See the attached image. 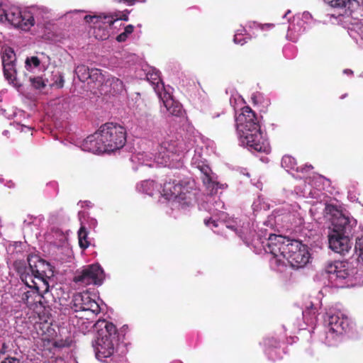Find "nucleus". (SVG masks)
Returning a JSON list of instances; mask_svg holds the SVG:
<instances>
[{"instance_id":"23","label":"nucleus","mask_w":363,"mask_h":363,"mask_svg":"<svg viewBox=\"0 0 363 363\" xmlns=\"http://www.w3.org/2000/svg\"><path fill=\"white\" fill-rule=\"evenodd\" d=\"M191 165L199 169L201 172H204V158L203 157L202 148H196L195 150V154L193 158H191Z\"/></svg>"},{"instance_id":"20","label":"nucleus","mask_w":363,"mask_h":363,"mask_svg":"<svg viewBox=\"0 0 363 363\" xmlns=\"http://www.w3.org/2000/svg\"><path fill=\"white\" fill-rule=\"evenodd\" d=\"M206 194L214 195L218 189L220 188V183L217 180V176L211 169L206 164Z\"/></svg>"},{"instance_id":"11","label":"nucleus","mask_w":363,"mask_h":363,"mask_svg":"<svg viewBox=\"0 0 363 363\" xmlns=\"http://www.w3.org/2000/svg\"><path fill=\"white\" fill-rule=\"evenodd\" d=\"M332 230L330 233L350 235L357 225L354 218L345 216L342 211L335 210L332 217Z\"/></svg>"},{"instance_id":"3","label":"nucleus","mask_w":363,"mask_h":363,"mask_svg":"<svg viewBox=\"0 0 363 363\" xmlns=\"http://www.w3.org/2000/svg\"><path fill=\"white\" fill-rule=\"evenodd\" d=\"M94 327L99 335L95 345L96 357L102 360L111 357L114 352L117 328L112 323L104 319L97 320Z\"/></svg>"},{"instance_id":"40","label":"nucleus","mask_w":363,"mask_h":363,"mask_svg":"<svg viewBox=\"0 0 363 363\" xmlns=\"http://www.w3.org/2000/svg\"><path fill=\"white\" fill-rule=\"evenodd\" d=\"M84 19L88 23H93L95 27H97L98 23V16H85Z\"/></svg>"},{"instance_id":"46","label":"nucleus","mask_w":363,"mask_h":363,"mask_svg":"<svg viewBox=\"0 0 363 363\" xmlns=\"http://www.w3.org/2000/svg\"><path fill=\"white\" fill-rule=\"evenodd\" d=\"M272 26H273V24L266 23V24L261 26V29L264 30H265L268 28H271Z\"/></svg>"},{"instance_id":"44","label":"nucleus","mask_w":363,"mask_h":363,"mask_svg":"<svg viewBox=\"0 0 363 363\" xmlns=\"http://www.w3.org/2000/svg\"><path fill=\"white\" fill-rule=\"evenodd\" d=\"M211 148L212 151L213 152L215 148V144L213 140H206V148Z\"/></svg>"},{"instance_id":"18","label":"nucleus","mask_w":363,"mask_h":363,"mask_svg":"<svg viewBox=\"0 0 363 363\" xmlns=\"http://www.w3.org/2000/svg\"><path fill=\"white\" fill-rule=\"evenodd\" d=\"M328 327L333 333L342 334L349 328V320L342 314H332L328 316Z\"/></svg>"},{"instance_id":"2","label":"nucleus","mask_w":363,"mask_h":363,"mask_svg":"<svg viewBox=\"0 0 363 363\" xmlns=\"http://www.w3.org/2000/svg\"><path fill=\"white\" fill-rule=\"evenodd\" d=\"M127 141L125 128L119 123H106L94 135L87 137L84 147L94 153L111 152L123 148Z\"/></svg>"},{"instance_id":"47","label":"nucleus","mask_w":363,"mask_h":363,"mask_svg":"<svg viewBox=\"0 0 363 363\" xmlns=\"http://www.w3.org/2000/svg\"><path fill=\"white\" fill-rule=\"evenodd\" d=\"M170 153H171V154H172V153H173V152H172V151H171V152H169V151H168V154H166V155H163V156H162V157H163V158L166 157V158L169 159V157H170Z\"/></svg>"},{"instance_id":"49","label":"nucleus","mask_w":363,"mask_h":363,"mask_svg":"<svg viewBox=\"0 0 363 363\" xmlns=\"http://www.w3.org/2000/svg\"><path fill=\"white\" fill-rule=\"evenodd\" d=\"M306 168H307L308 170H310V169H313V165L309 164V165H306Z\"/></svg>"},{"instance_id":"14","label":"nucleus","mask_w":363,"mask_h":363,"mask_svg":"<svg viewBox=\"0 0 363 363\" xmlns=\"http://www.w3.org/2000/svg\"><path fill=\"white\" fill-rule=\"evenodd\" d=\"M1 61L4 78L9 82H13L16 79V55L11 47H6L3 50Z\"/></svg>"},{"instance_id":"4","label":"nucleus","mask_w":363,"mask_h":363,"mask_svg":"<svg viewBox=\"0 0 363 363\" xmlns=\"http://www.w3.org/2000/svg\"><path fill=\"white\" fill-rule=\"evenodd\" d=\"M41 13L46 14V8H33L31 11H21L17 7L11 8L6 16L5 21H8L13 27L27 31L35 24V16Z\"/></svg>"},{"instance_id":"16","label":"nucleus","mask_w":363,"mask_h":363,"mask_svg":"<svg viewBox=\"0 0 363 363\" xmlns=\"http://www.w3.org/2000/svg\"><path fill=\"white\" fill-rule=\"evenodd\" d=\"M13 267L19 275L20 279L25 284L24 287H35L38 280L34 278V274L28 269L26 260L18 259L13 262Z\"/></svg>"},{"instance_id":"9","label":"nucleus","mask_w":363,"mask_h":363,"mask_svg":"<svg viewBox=\"0 0 363 363\" xmlns=\"http://www.w3.org/2000/svg\"><path fill=\"white\" fill-rule=\"evenodd\" d=\"M41 286L35 283L33 287L21 286L18 293L21 301L26 303L29 308L33 307L38 303H42L43 294L48 291V287L45 289Z\"/></svg>"},{"instance_id":"37","label":"nucleus","mask_w":363,"mask_h":363,"mask_svg":"<svg viewBox=\"0 0 363 363\" xmlns=\"http://www.w3.org/2000/svg\"><path fill=\"white\" fill-rule=\"evenodd\" d=\"M233 41L234 43L240 44V45H245L247 43V40L242 37L241 33L235 34L233 37Z\"/></svg>"},{"instance_id":"36","label":"nucleus","mask_w":363,"mask_h":363,"mask_svg":"<svg viewBox=\"0 0 363 363\" xmlns=\"http://www.w3.org/2000/svg\"><path fill=\"white\" fill-rule=\"evenodd\" d=\"M355 249L359 251V257L363 261V238L357 240Z\"/></svg>"},{"instance_id":"27","label":"nucleus","mask_w":363,"mask_h":363,"mask_svg":"<svg viewBox=\"0 0 363 363\" xmlns=\"http://www.w3.org/2000/svg\"><path fill=\"white\" fill-rule=\"evenodd\" d=\"M106 82L109 83L112 91L115 94H120L123 89V82L119 78L111 77Z\"/></svg>"},{"instance_id":"21","label":"nucleus","mask_w":363,"mask_h":363,"mask_svg":"<svg viewBox=\"0 0 363 363\" xmlns=\"http://www.w3.org/2000/svg\"><path fill=\"white\" fill-rule=\"evenodd\" d=\"M146 77L147 81L152 84L157 96L167 92L164 84L160 78L159 71L148 72Z\"/></svg>"},{"instance_id":"45","label":"nucleus","mask_w":363,"mask_h":363,"mask_svg":"<svg viewBox=\"0 0 363 363\" xmlns=\"http://www.w3.org/2000/svg\"><path fill=\"white\" fill-rule=\"evenodd\" d=\"M115 1L118 3H125V4H127L128 5H132V4H134L137 0H115Z\"/></svg>"},{"instance_id":"34","label":"nucleus","mask_w":363,"mask_h":363,"mask_svg":"<svg viewBox=\"0 0 363 363\" xmlns=\"http://www.w3.org/2000/svg\"><path fill=\"white\" fill-rule=\"evenodd\" d=\"M264 345L269 347H278L279 345V342L277 339L274 337H267L264 340Z\"/></svg>"},{"instance_id":"42","label":"nucleus","mask_w":363,"mask_h":363,"mask_svg":"<svg viewBox=\"0 0 363 363\" xmlns=\"http://www.w3.org/2000/svg\"><path fill=\"white\" fill-rule=\"evenodd\" d=\"M8 13V11H6L3 7V4L0 1V21L1 23L5 22L6 16Z\"/></svg>"},{"instance_id":"5","label":"nucleus","mask_w":363,"mask_h":363,"mask_svg":"<svg viewBox=\"0 0 363 363\" xmlns=\"http://www.w3.org/2000/svg\"><path fill=\"white\" fill-rule=\"evenodd\" d=\"M325 272L330 274V279L336 286L346 287L352 285L355 269L347 262L335 261L325 266Z\"/></svg>"},{"instance_id":"19","label":"nucleus","mask_w":363,"mask_h":363,"mask_svg":"<svg viewBox=\"0 0 363 363\" xmlns=\"http://www.w3.org/2000/svg\"><path fill=\"white\" fill-rule=\"evenodd\" d=\"M181 181L169 180L164 183L162 194L168 200L177 201V196L181 198Z\"/></svg>"},{"instance_id":"13","label":"nucleus","mask_w":363,"mask_h":363,"mask_svg":"<svg viewBox=\"0 0 363 363\" xmlns=\"http://www.w3.org/2000/svg\"><path fill=\"white\" fill-rule=\"evenodd\" d=\"M181 198L177 196V202L182 207L189 206L196 199L199 190L195 181L191 179L181 180Z\"/></svg>"},{"instance_id":"7","label":"nucleus","mask_w":363,"mask_h":363,"mask_svg":"<svg viewBox=\"0 0 363 363\" xmlns=\"http://www.w3.org/2000/svg\"><path fill=\"white\" fill-rule=\"evenodd\" d=\"M26 262V264H28V269L33 273L34 278L38 280L37 283L45 289L48 287V279L53 275L50 264L35 255H29Z\"/></svg>"},{"instance_id":"17","label":"nucleus","mask_w":363,"mask_h":363,"mask_svg":"<svg viewBox=\"0 0 363 363\" xmlns=\"http://www.w3.org/2000/svg\"><path fill=\"white\" fill-rule=\"evenodd\" d=\"M162 101L164 106L169 114L174 117H182L185 111L182 108V105L179 101L173 99L169 92L160 94L157 96Z\"/></svg>"},{"instance_id":"33","label":"nucleus","mask_w":363,"mask_h":363,"mask_svg":"<svg viewBox=\"0 0 363 363\" xmlns=\"http://www.w3.org/2000/svg\"><path fill=\"white\" fill-rule=\"evenodd\" d=\"M109 14H101L98 16V23H97V27H111L113 23H110L109 21L105 18V17H108Z\"/></svg>"},{"instance_id":"29","label":"nucleus","mask_w":363,"mask_h":363,"mask_svg":"<svg viewBox=\"0 0 363 363\" xmlns=\"http://www.w3.org/2000/svg\"><path fill=\"white\" fill-rule=\"evenodd\" d=\"M327 1L333 8H350L355 0H327Z\"/></svg>"},{"instance_id":"12","label":"nucleus","mask_w":363,"mask_h":363,"mask_svg":"<svg viewBox=\"0 0 363 363\" xmlns=\"http://www.w3.org/2000/svg\"><path fill=\"white\" fill-rule=\"evenodd\" d=\"M236 126L239 133L260 128L255 113L249 106H245L241 109V113L236 118Z\"/></svg>"},{"instance_id":"8","label":"nucleus","mask_w":363,"mask_h":363,"mask_svg":"<svg viewBox=\"0 0 363 363\" xmlns=\"http://www.w3.org/2000/svg\"><path fill=\"white\" fill-rule=\"evenodd\" d=\"M71 308L76 312L89 311L94 315L101 312V307L98 303L90 296L88 292L78 293L71 301Z\"/></svg>"},{"instance_id":"32","label":"nucleus","mask_w":363,"mask_h":363,"mask_svg":"<svg viewBox=\"0 0 363 363\" xmlns=\"http://www.w3.org/2000/svg\"><path fill=\"white\" fill-rule=\"evenodd\" d=\"M282 166L284 167L294 169L296 165V160L290 155H284L281 160Z\"/></svg>"},{"instance_id":"35","label":"nucleus","mask_w":363,"mask_h":363,"mask_svg":"<svg viewBox=\"0 0 363 363\" xmlns=\"http://www.w3.org/2000/svg\"><path fill=\"white\" fill-rule=\"evenodd\" d=\"M30 82L35 89H41L45 86L43 79L39 77L30 78Z\"/></svg>"},{"instance_id":"10","label":"nucleus","mask_w":363,"mask_h":363,"mask_svg":"<svg viewBox=\"0 0 363 363\" xmlns=\"http://www.w3.org/2000/svg\"><path fill=\"white\" fill-rule=\"evenodd\" d=\"M242 142L245 143L251 150L258 152L267 153L270 151V146L264 139L262 133L259 130L241 132Z\"/></svg>"},{"instance_id":"26","label":"nucleus","mask_w":363,"mask_h":363,"mask_svg":"<svg viewBox=\"0 0 363 363\" xmlns=\"http://www.w3.org/2000/svg\"><path fill=\"white\" fill-rule=\"evenodd\" d=\"M90 70L84 65H79L75 68V73L81 82H86L89 78Z\"/></svg>"},{"instance_id":"38","label":"nucleus","mask_w":363,"mask_h":363,"mask_svg":"<svg viewBox=\"0 0 363 363\" xmlns=\"http://www.w3.org/2000/svg\"><path fill=\"white\" fill-rule=\"evenodd\" d=\"M55 77H57V79L55 80L52 86H55L57 88H62L64 86V78L62 75L61 74H58Z\"/></svg>"},{"instance_id":"24","label":"nucleus","mask_w":363,"mask_h":363,"mask_svg":"<svg viewBox=\"0 0 363 363\" xmlns=\"http://www.w3.org/2000/svg\"><path fill=\"white\" fill-rule=\"evenodd\" d=\"M79 246L85 250L89 247L90 242L88 240V231L85 225H81L78 231Z\"/></svg>"},{"instance_id":"28","label":"nucleus","mask_w":363,"mask_h":363,"mask_svg":"<svg viewBox=\"0 0 363 363\" xmlns=\"http://www.w3.org/2000/svg\"><path fill=\"white\" fill-rule=\"evenodd\" d=\"M142 189L143 192L147 195H154L155 189L157 188L156 183L153 180H145L142 183Z\"/></svg>"},{"instance_id":"43","label":"nucleus","mask_w":363,"mask_h":363,"mask_svg":"<svg viewBox=\"0 0 363 363\" xmlns=\"http://www.w3.org/2000/svg\"><path fill=\"white\" fill-rule=\"evenodd\" d=\"M218 225H219V224L216 221H215L212 219H208V220H206V226L211 227V228H213V227L216 228Z\"/></svg>"},{"instance_id":"1","label":"nucleus","mask_w":363,"mask_h":363,"mask_svg":"<svg viewBox=\"0 0 363 363\" xmlns=\"http://www.w3.org/2000/svg\"><path fill=\"white\" fill-rule=\"evenodd\" d=\"M264 250L272 255L271 264L281 267L289 264L299 268L308 262L309 252L306 245L299 240L291 239L281 235L270 234L264 245Z\"/></svg>"},{"instance_id":"25","label":"nucleus","mask_w":363,"mask_h":363,"mask_svg":"<svg viewBox=\"0 0 363 363\" xmlns=\"http://www.w3.org/2000/svg\"><path fill=\"white\" fill-rule=\"evenodd\" d=\"M128 13L129 11L128 10H125L124 11H114L110 13L109 16L105 17V18L108 19L110 23H114L115 21H117L118 20L128 21L129 19Z\"/></svg>"},{"instance_id":"30","label":"nucleus","mask_w":363,"mask_h":363,"mask_svg":"<svg viewBox=\"0 0 363 363\" xmlns=\"http://www.w3.org/2000/svg\"><path fill=\"white\" fill-rule=\"evenodd\" d=\"M135 27L132 24H129L125 26V30H123V33H120L117 38L116 40L120 42H125L128 39L129 35H130L133 32H134Z\"/></svg>"},{"instance_id":"6","label":"nucleus","mask_w":363,"mask_h":363,"mask_svg":"<svg viewBox=\"0 0 363 363\" xmlns=\"http://www.w3.org/2000/svg\"><path fill=\"white\" fill-rule=\"evenodd\" d=\"M104 279V273L100 264H92L77 270L72 281L78 286L84 287L91 284L100 286Z\"/></svg>"},{"instance_id":"22","label":"nucleus","mask_w":363,"mask_h":363,"mask_svg":"<svg viewBox=\"0 0 363 363\" xmlns=\"http://www.w3.org/2000/svg\"><path fill=\"white\" fill-rule=\"evenodd\" d=\"M19 349H14L12 342H3L0 347L1 358H19Z\"/></svg>"},{"instance_id":"15","label":"nucleus","mask_w":363,"mask_h":363,"mask_svg":"<svg viewBox=\"0 0 363 363\" xmlns=\"http://www.w3.org/2000/svg\"><path fill=\"white\" fill-rule=\"evenodd\" d=\"M328 239H329L330 248L336 253L344 255L348 253L352 247L350 235L330 233Z\"/></svg>"},{"instance_id":"41","label":"nucleus","mask_w":363,"mask_h":363,"mask_svg":"<svg viewBox=\"0 0 363 363\" xmlns=\"http://www.w3.org/2000/svg\"><path fill=\"white\" fill-rule=\"evenodd\" d=\"M0 363H23L20 357L4 358Z\"/></svg>"},{"instance_id":"31","label":"nucleus","mask_w":363,"mask_h":363,"mask_svg":"<svg viewBox=\"0 0 363 363\" xmlns=\"http://www.w3.org/2000/svg\"><path fill=\"white\" fill-rule=\"evenodd\" d=\"M93 82H98L102 83L104 81V76L101 69H91L89 73V78Z\"/></svg>"},{"instance_id":"39","label":"nucleus","mask_w":363,"mask_h":363,"mask_svg":"<svg viewBox=\"0 0 363 363\" xmlns=\"http://www.w3.org/2000/svg\"><path fill=\"white\" fill-rule=\"evenodd\" d=\"M26 65H33L35 67H37L40 65V60L36 56H33L30 58H27L26 61Z\"/></svg>"},{"instance_id":"48","label":"nucleus","mask_w":363,"mask_h":363,"mask_svg":"<svg viewBox=\"0 0 363 363\" xmlns=\"http://www.w3.org/2000/svg\"><path fill=\"white\" fill-rule=\"evenodd\" d=\"M167 145H169L168 143H163V144L161 147V150L166 149Z\"/></svg>"}]
</instances>
